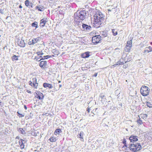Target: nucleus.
I'll return each mask as SVG.
<instances>
[{
    "instance_id": "1",
    "label": "nucleus",
    "mask_w": 152,
    "mask_h": 152,
    "mask_svg": "<svg viewBox=\"0 0 152 152\" xmlns=\"http://www.w3.org/2000/svg\"><path fill=\"white\" fill-rule=\"evenodd\" d=\"M104 15L101 12L96 13L94 16V26L96 28L100 27L104 18Z\"/></svg>"
},
{
    "instance_id": "2",
    "label": "nucleus",
    "mask_w": 152,
    "mask_h": 152,
    "mask_svg": "<svg viewBox=\"0 0 152 152\" xmlns=\"http://www.w3.org/2000/svg\"><path fill=\"white\" fill-rule=\"evenodd\" d=\"M86 12L85 10L77 11L74 14L75 18H79L81 20H84L86 18Z\"/></svg>"
},
{
    "instance_id": "3",
    "label": "nucleus",
    "mask_w": 152,
    "mask_h": 152,
    "mask_svg": "<svg viewBox=\"0 0 152 152\" xmlns=\"http://www.w3.org/2000/svg\"><path fill=\"white\" fill-rule=\"evenodd\" d=\"M150 89L146 86H142L140 89V93L141 94L144 96H147L149 94Z\"/></svg>"
},
{
    "instance_id": "4",
    "label": "nucleus",
    "mask_w": 152,
    "mask_h": 152,
    "mask_svg": "<svg viewBox=\"0 0 152 152\" xmlns=\"http://www.w3.org/2000/svg\"><path fill=\"white\" fill-rule=\"evenodd\" d=\"M101 39V38L100 37L96 36L92 37V41L93 43H99Z\"/></svg>"
},
{
    "instance_id": "5",
    "label": "nucleus",
    "mask_w": 152,
    "mask_h": 152,
    "mask_svg": "<svg viewBox=\"0 0 152 152\" xmlns=\"http://www.w3.org/2000/svg\"><path fill=\"white\" fill-rule=\"evenodd\" d=\"M82 26L83 30L85 31H88L91 28V27L90 26L86 24H83Z\"/></svg>"
},
{
    "instance_id": "6",
    "label": "nucleus",
    "mask_w": 152,
    "mask_h": 152,
    "mask_svg": "<svg viewBox=\"0 0 152 152\" xmlns=\"http://www.w3.org/2000/svg\"><path fill=\"white\" fill-rule=\"evenodd\" d=\"M129 140L131 142L137 141L138 140V137L136 136L132 135L129 137Z\"/></svg>"
},
{
    "instance_id": "7",
    "label": "nucleus",
    "mask_w": 152,
    "mask_h": 152,
    "mask_svg": "<svg viewBox=\"0 0 152 152\" xmlns=\"http://www.w3.org/2000/svg\"><path fill=\"white\" fill-rule=\"evenodd\" d=\"M39 26L41 27H44L47 22V18H43L40 20Z\"/></svg>"
},
{
    "instance_id": "8",
    "label": "nucleus",
    "mask_w": 152,
    "mask_h": 152,
    "mask_svg": "<svg viewBox=\"0 0 152 152\" xmlns=\"http://www.w3.org/2000/svg\"><path fill=\"white\" fill-rule=\"evenodd\" d=\"M47 65L46 61H42L40 62L39 66L42 69H44Z\"/></svg>"
},
{
    "instance_id": "9",
    "label": "nucleus",
    "mask_w": 152,
    "mask_h": 152,
    "mask_svg": "<svg viewBox=\"0 0 152 152\" xmlns=\"http://www.w3.org/2000/svg\"><path fill=\"white\" fill-rule=\"evenodd\" d=\"M38 40L39 39L38 38L33 39L31 41L29 42L28 44L30 45H34L37 42Z\"/></svg>"
},
{
    "instance_id": "10",
    "label": "nucleus",
    "mask_w": 152,
    "mask_h": 152,
    "mask_svg": "<svg viewBox=\"0 0 152 152\" xmlns=\"http://www.w3.org/2000/svg\"><path fill=\"white\" fill-rule=\"evenodd\" d=\"M152 51V48L150 46L145 48L144 50V53H148Z\"/></svg>"
},
{
    "instance_id": "11",
    "label": "nucleus",
    "mask_w": 152,
    "mask_h": 152,
    "mask_svg": "<svg viewBox=\"0 0 152 152\" xmlns=\"http://www.w3.org/2000/svg\"><path fill=\"white\" fill-rule=\"evenodd\" d=\"M136 147L135 149V152L140 150L141 148V146L140 143H137V144H135Z\"/></svg>"
},
{
    "instance_id": "12",
    "label": "nucleus",
    "mask_w": 152,
    "mask_h": 152,
    "mask_svg": "<svg viewBox=\"0 0 152 152\" xmlns=\"http://www.w3.org/2000/svg\"><path fill=\"white\" fill-rule=\"evenodd\" d=\"M89 56L88 52H86L81 55L82 57L84 58H88L89 57Z\"/></svg>"
},
{
    "instance_id": "13",
    "label": "nucleus",
    "mask_w": 152,
    "mask_h": 152,
    "mask_svg": "<svg viewBox=\"0 0 152 152\" xmlns=\"http://www.w3.org/2000/svg\"><path fill=\"white\" fill-rule=\"evenodd\" d=\"M135 144H130V149L131 151L135 152Z\"/></svg>"
},
{
    "instance_id": "14",
    "label": "nucleus",
    "mask_w": 152,
    "mask_h": 152,
    "mask_svg": "<svg viewBox=\"0 0 152 152\" xmlns=\"http://www.w3.org/2000/svg\"><path fill=\"white\" fill-rule=\"evenodd\" d=\"M43 86L45 88H51L53 87L52 85L50 84L47 83H44Z\"/></svg>"
},
{
    "instance_id": "15",
    "label": "nucleus",
    "mask_w": 152,
    "mask_h": 152,
    "mask_svg": "<svg viewBox=\"0 0 152 152\" xmlns=\"http://www.w3.org/2000/svg\"><path fill=\"white\" fill-rule=\"evenodd\" d=\"M147 115L146 114H141L139 116V118L140 117L144 120H145L147 119Z\"/></svg>"
},
{
    "instance_id": "16",
    "label": "nucleus",
    "mask_w": 152,
    "mask_h": 152,
    "mask_svg": "<svg viewBox=\"0 0 152 152\" xmlns=\"http://www.w3.org/2000/svg\"><path fill=\"white\" fill-rule=\"evenodd\" d=\"M84 135V133L82 132H80L79 135H78V137H79L81 141H83V136Z\"/></svg>"
},
{
    "instance_id": "17",
    "label": "nucleus",
    "mask_w": 152,
    "mask_h": 152,
    "mask_svg": "<svg viewBox=\"0 0 152 152\" xmlns=\"http://www.w3.org/2000/svg\"><path fill=\"white\" fill-rule=\"evenodd\" d=\"M101 35H98L99 37H100L101 38L102 37L104 38L107 36V34L105 32L102 31V34H101Z\"/></svg>"
},
{
    "instance_id": "18",
    "label": "nucleus",
    "mask_w": 152,
    "mask_h": 152,
    "mask_svg": "<svg viewBox=\"0 0 152 152\" xmlns=\"http://www.w3.org/2000/svg\"><path fill=\"white\" fill-rule=\"evenodd\" d=\"M43 94L42 93L38 94L36 96V97L37 98L41 100L43 99Z\"/></svg>"
},
{
    "instance_id": "19",
    "label": "nucleus",
    "mask_w": 152,
    "mask_h": 152,
    "mask_svg": "<svg viewBox=\"0 0 152 152\" xmlns=\"http://www.w3.org/2000/svg\"><path fill=\"white\" fill-rule=\"evenodd\" d=\"M43 7L42 6L39 5V6H36L35 7L36 10H37L38 11H42L43 9Z\"/></svg>"
},
{
    "instance_id": "20",
    "label": "nucleus",
    "mask_w": 152,
    "mask_h": 152,
    "mask_svg": "<svg viewBox=\"0 0 152 152\" xmlns=\"http://www.w3.org/2000/svg\"><path fill=\"white\" fill-rule=\"evenodd\" d=\"M19 144L21 148L23 149L24 148V145L23 143V140L20 139L19 142Z\"/></svg>"
},
{
    "instance_id": "21",
    "label": "nucleus",
    "mask_w": 152,
    "mask_h": 152,
    "mask_svg": "<svg viewBox=\"0 0 152 152\" xmlns=\"http://www.w3.org/2000/svg\"><path fill=\"white\" fill-rule=\"evenodd\" d=\"M19 46H20L21 47H25V44L24 43V41H20V42H19L18 43Z\"/></svg>"
},
{
    "instance_id": "22",
    "label": "nucleus",
    "mask_w": 152,
    "mask_h": 152,
    "mask_svg": "<svg viewBox=\"0 0 152 152\" xmlns=\"http://www.w3.org/2000/svg\"><path fill=\"white\" fill-rule=\"evenodd\" d=\"M26 6L27 7H28L30 6V4H32V3H30L28 0H26L25 1V2Z\"/></svg>"
},
{
    "instance_id": "23",
    "label": "nucleus",
    "mask_w": 152,
    "mask_h": 152,
    "mask_svg": "<svg viewBox=\"0 0 152 152\" xmlns=\"http://www.w3.org/2000/svg\"><path fill=\"white\" fill-rule=\"evenodd\" d=\"M131 48V47L126 45L125 50L126 52H129L130 51Z\"/></svg>"
},
{
    "instance_id": "24",
    "label": "nucleus",
    "mask_w": 152,
    "mask_h": 152,
    "mask_svg": "<svg viewBox=\"0 0 152 152\" xmlns=\"http://www.w3.org/2000/svg\"><path fill=\"white\" fill-rule=\"evenodd\" d=\"M132 40L131 39L130 41H127V45H126L131 47H132Z\"/></svg>"
},
{
    "instance_id": "25",
    "label": "nucleus",
    "mask_w": 152,
    "mask_h": 152,
    "mask_svg": "<svg viewBox=\"0 0 152 152\" xmlns=\"http://www.w3.org/2000/svg\"><path fill=\"white\" fill-rule=\"evenodd\" d=\"M51 142H55L56 140V139L53 137H51L49 140Z\"/></svg>"
},
{
    "instance_id": "26",
    "label": "nucleus",
    "mask_w": 152,
    "mask_h": 152,
    "mask_svg": "<svg viewBox=\"0 0 152 152\" xmlns=\"http://www.w3.org/2000/svg\"><path fill=\"white\" fill-rule=\"evenodd\" d=\"M31 25L32 26L35 27L36 28H38L37 23V22H34V23H32Z\"/></svg>"
},
{
    "instance_id": "27",
    "label": "nucleus",
    "mask_w": 152,
    "mask_h": 152,
    "mask_svg": "<svg viewBox=\"0 0 152 152\" xmlns=\"http://www.w3.org/2000/svg\"><path fill=\"white\" fill-rule=\"evenodd\" d=\"M37 53V55L39 56H41V55H42L44 54V53H43V52L42 51L38 52ZM42 57L41 56H39L40 58H42Z\"/></svg>"
},
{
    "instance_id": "28",
    "label": "nucleus",
    "mask_w": 152,
    "mask_h": 152,
    "mask_svg": "<svg viewBox=\"0 0 152 152\" xmlns=\"http://www.w3.org/2000/svg\"><path fill=\"white\" fill-rule=\"evenodd\" d=\"M12 58L13 60H18V57L15 55H13Z\"/></svg>"
},
{
    "instance_id": "29",
    "label": "nucleus",
    "mask_w": 152,
    "mask_h": 152,
    "mask_svg": "<svg viewBox=\"0 0 152 152\" xmlns=\"http://www.w3.org/2000/svg\"><path fill=\"white\" fill-rule=\"evenodd\" d=\"M112 32L114 36H116L117 34V32L114 29H112Z\"/></svg>"
},
{
    "instance_id": "30",
    "label": "nucleus",
    "mask_w": 152,
    "mask_h": 152,
    "mask_svg": "<svg viewBox=\"0 0 152 152\" xmlns=\"http://www.w3.org/2000/svg\"><path fill=\"white\" fill-rule=\"evenodd\" d=\"M61 132V130L60 129H57L54 132V134H57V133H60Z\"/></svg>"
},
{
    "instance_id": "31",
    "label": "nucleus",
    "mask_w": 152,
    "mask_h": 152,
    "mask_svg": "<svg viewBox=\"0 0 152 152\" xmlns=\"http://www.w3.org/2000/svg\"><path fill=\"white\" fill-rule=\"evenodd\" d=\"M19 130L21 132L22 134H25V131L23 128H19Z\"/></svg>"
},
{
    "instance_id": "32",
    "label": "nucleus",
    "mask_w": 152,
    "mask_h": 152,
    "mask_svg": "<svg viewBox=\"0 0 152 152\" xmlns=\"http://www.w3.org/2000/svg\"><path fill=\"white\" fill-rule=\"evenodd\" d=\"M137 122L139 125H141L142 123V121L140 120V118L137 121Z\"/></svg>"
},
{
    "instance_id": "33",
    "label": "nucleus",
    "mask_w": 152,
    "mask_h": 152,
    "mask_svg": "<svg viewBox=\"0 0 152 152\" xmlns=\"http://www.w3.org/2000/svg\"><path fill=\"white\" fill-rule=\"evenodd\" d=\"M124 64V63L123 62H121L120 61L118 62H117L116 63V66H117V65H122V64Z\"/></svg>"
},
{
    "instance_id": "34",
    "label": "nucleus",
    "mask_w": 152,
    "mask_h": 152,
    "mask_svg": "<svg viewBox=\"0 0 152 152\" xmlns=\"http://www.w3.org/2000/svg\"><path fill=\"white\" fill-rule=\"evenodd\" d=\"M147 105L149 107H152V104L148 102H147Z\"/></svg>"
},
{
    "instance_id": "35",
    "label": "nucleus",
    "mask_w": 152,
    "mask_h": 152,
    "mask_svg": "<svg viewBox=\"0 0 152 152\" xmlns=\"http://www.w3.org/2000/svg\"><path fill=\"white\" fill-rule=\"evenodd\" d=\"M51 57L50 56H44L43 57V58H42V59H47L48 58H50Z\"/></svg>"
},
{
    "instance_id": "36",
    "label": "nucleus",
    "mask_w": 152,
    "mask_h": 152,
    "mask_svg": "<svg viewBox=\"0 0 152 152\" xmlns=\"http://www.w3.org/2000/svg\"><path fill=\"white\" fill-rule=\"evenodd\" d=\"M33 85L34 88H37L38 86V83H33Z\"/></svg>"
},
{
    "instance_id": "37",
    "label": "nucleus",
    "mask_w": 152,
    "mask_h": 152,
    "mask_svg": "<svg viewBox=\"0 0 152 152\" xmlns=\"http://www.w3.org/2000/svg\"><path fill=\"white\" fill-rule=\"evenodd\" d=\"M32 82H33V83H37V79L36 77L32 79Z\"/></svg>"
},
{
    "instance_id": "38",
    "label": "nucleus",
    "mask_w": 152,
    "mask_h": 152,
    "mask_svg": "<svg viewBox=\"0 0 152 152\" xmlns=\"http://www.w3.org/2000/svg\"><path fill=\"white\" fill-rule=\"evenodd\" d=\"M34 59H36V61H40L42 59H42H40L39 60V58H38L37 56H35V57Z\"/></svg>"
},
{
    "instance_id": "39",
    "label": "nucleus",
    "mask_w": 152,
    "mask_h": 152,
    "mask_svg": "<svg viewBox=\"0 0 152 152\" xmlns=\"http://www.w3.org/2000/svg\"><path fill=\"white\" fill-rule=\"evenodd\" d=\"M17 113H18V115H21L20 116H19L20 117H24V114H20L18 111Z\"/></svg>"
},
{
    "instance_id": "40",
    "label": "nucleus",
    "mask_w": 152,
    "mask_h": 152,
    "mask_svg": "<svg viewBox=\"0 0 152 152\" xmlns=\"http://www.w3.org/2000/svg\"><path fill=\"white\" fill-rule=\"evenodd\" d=\"M105 96L104 95H102L100 96V97L102 99H104V97Z\"/></svg>"
},
{
    "instance_id": "41",
    "label": "nucleus",
    "mask_w": 152,
    "mask_h": 152,
    "mask_svg": "<svg viewBox=\"0 0 152 152\" xmlns=\"http://www.w3.org/2000/svg\"><path fill=\"white\" fill-rule=\"evenodd\" d=\"M29 84L31 86H32L33 85V82L32 81H30L29 82Z\"/></svg>"
},
{
    "instance_id": "42",
    "label": "nucleus",
    "mask_w": 152,
    "mask_h": 152,
    "mask_svg": "<svg viewBox=\"0 0 152 152\" xmlns=\"http://www.w3.org/2000/svg\"><path fill=\"white\" fill-rule=\"evenodd\" d=\"M0 13H1V14H3V10L2 9H0Z\"/></svg>"
},
{
    "instance_id": "43",
    "label": "nucleus",
    "mask_w": 152,
    "mask_h": 152,
    "mask_svg": "<svg viewBox=\"0 0 152 152\" xmlns=\"http://www.w3.org/2000/svg\"><path fill=\"white\" fill-rule=\"evenodd\" d=\"M116 66V64H114L113 65H112L111 66V67L112 68H113L114 67H115Z\"/></svg>"
},
{
    "instance_id": "44",
    "label": "nucleus",
    "mask_w": 152,
    "mask_h": 152,
    "mask_svg": "<svg viewBox=\"0 0 152 152\" xmlns=\"http://www.w3.org/2000/svg\"><path fill=\"white\" fill-rule=\"evenodd\" d=\"M26 91L28 93H31V91H29V90H27Z\"/></svg>"
},
{
    "instance_id": "45",
    "label": "nucleus",
    "mask_w": 152,
    "mask_h": 152,
    "mask_svg": "<svg viewBox=\"0 0 152 152\" xmlns=\"http://www.w3.org/2000/svg\"><path fill=\"white\" fill-rule=\"evenodd\" d=\"M87 110L88 111V113H89L90 112V109L89 108H88Z\"/></svg>"
},
{
    "instance_id": "46",
    "label": "nucleus",
    "mask_w": 152,
    "mask_h": 152,
    "mask_svg": "<svg viewBox=\"0 0 152 152\" xmlns=\"http://www.w3.org/2000/svg\"><path fill=\"white\" fill-rule=\"evenodd\" d=\"M24 108L26 109V110L27 109V107H26V105H24Z\"/></svg>"
},
{
    "instance_id": "47",
    "label": "nucleus",
    "mask_w": 152,
    "mask_h": 152,
    "mask_svg": "<svg viewBox=\"0 0 152 152\" xmlns=\"http://www.w3.org/2000/svg\"><path fill=\"white\" fill-rule=\"evenodd\" d=\"M19 7L20 8H22V7L21 6V5H20Z\"/></svg>"
},
{
    "instance_id": "48",
    "label": "nucleus",
    "mask_w": 152,
    "mask_h": 152,
    "mask_svg": "<svg viewBox=\"0 0 152 152\" xmlns=\"http://www.w3.org/2000/svg\"><path fill=\"white\" fill-rule=\"evenodd\" d=\"M33 5V4L32 3V4H31V5L30 4V5H31V8L33 7V6H32Z\"/></svg>"
},
{
    "instance_id": "49",
    "label": "nucleus",
    "mask_w": 152,
    "mask_h": 152,
    "mask_svg": "<svg viewBox=\"0 0 152 152\" xmlns=\"http://www.w3.org/2000/svg\"><path fill=\"white\" fill-rule=\"evenodd\" d=\"M126 142V141H125V140H124V141H123V143H125V142Z\"/></svg>"
},
{
    "instance_id": "50",
    "label": "nucleus",
    "mask_w": 152,
    "mask_h": 152,
    "mask_svg": "<svg viewBox=\"0 0 152 152\" xmlns=\"http://www.w3.org/2000/svg\"><path fill=\"white\" fill-rule=\"evenodd\" d=\"M61 86H61V85H59V87H60V88L61 87Z\"/></svg>"
},
{
    "instance_id": "51",
    "label": "nucleus",
    "mask_w": 152,
    "mask_h": 152,
    "mask_svg": "<svg viewBox=\"0 0 152 152\" xmlns=\"http://www.w3.org/2000/svg\"><path fill=\"white\" fill-rule=\"evenodd\" d=\"M97 109V108H96V109H94V110H93V111H94V110H96Z\"/></svg>"
},
{
    "instance_id": "52",
    "label": "nucleus",
    "mask_w": 152,
    "mask_h": 152,
    "mask_svg": "<svg viewBox=\"0 0 152 152\" xmlns=\"http://www.w3.org/2000/svg\"><path fill=\"white\" fill-rule=\"evenodd\" d=\"M108 11H111V10H108Z\"/></svg>"
},
{
    "instance_id": "53",
    "label": "nucleus",
    "mask_w": 152,
    "mask_h": 152,
    "mask_svg": "<svg viewBox=\"0 0 152 152\" xmlns=\"http://www.w3.org/2000/svg\"><path fill=\"white\" fill-rule=\"evenodd\" d=\"M97 76V74H96V75H95V76L96 77Z\"/></svg>"
},
{
    "instance_id": "54",
    "label": "nucleus",
    "mask_w": 152,
    "mask_h": 152,
    "mask_svg": "<svg viewBox=\"0 0 152 152\" xmlns=\"http://www.w3.org/2000/svg\"><path fill=\"white\" fill-rule=\"evenodd\" d=\"M60 82H61V81H58V83H60Z\"/></svg>"
},
{
    "instance_id": "55",
    "label": "nucleus",
    "mask_w": 152,
    "mask_h": 152,
    "mask_svg": "<svg viewBox=\"0 0 152 152\" xmlns=\"http://www.w3.org/2000/svg\"><path fill=\"white\" fill-rule=\"evenodd\" d=\"M2 0H0V2L2 1Z\"/></svg>"
},
{
    "instance_id": "56",
    "label": "nucleus",
    "mask_w": 152,
    "mask_h": 152,
    "mask_svg": "<svg viewBox=\"0 0 152 152\" xmlns=\"http://www.w3.org/2000/svg\"><path fill=\"white\" fill-rule=\"evenodd\" d=\"M1 102H0V104L1 103Z\"/></svg>"
},
{
    "instance_id": "57",
    "label": "nucleus",
    "mask_w": 152,
    "mask_h": 152,
    "mask_svg": "<svg viewBox=\"0 0 152 152\" xmlns=\"http://www.w3.org/2000/svg\"><path fill=\"white\" fill-rule=\"evenodd\" d=\"M133 0V1H134V0Z\"/></svg>"
}]
</instances>
